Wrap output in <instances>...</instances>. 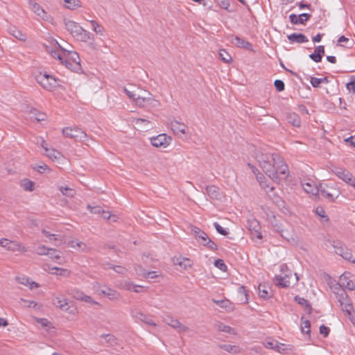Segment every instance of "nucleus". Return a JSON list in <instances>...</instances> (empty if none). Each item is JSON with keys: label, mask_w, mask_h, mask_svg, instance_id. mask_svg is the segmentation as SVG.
<instances>
[{"label": "nucleus", "mask_w": 355, "mask_h": 355, "mask_svg": "<svg viewBox=\"0 0 355 355\" xmlns=\"http://www.w3.org/2000/svg\"><path fill=\"white\" fill-rule=\"evenodd\" d=\"M63 135L76 141H84L87 139V135L85 131L77 127L75 128H64L62 130Z\"/></svg>", "instance_id": "4"}, {"label": "nucleus", "mask_w": 355, "mask_h": 355, "mask_svg": "<svg viewBox=\"0 0 355 355\" xmlns=\"http://www.w3.org/2000/svg\"><path fill=\"white\" fill-rule=\"evenodd\" d=\"M29 6L31 10L42 19L48 21L50 16L47 12L35 1L33 0H28Z\"/></svg>", "instance_id": "10"}, {"label": "nucleus", "mask_w": 355, "mask_h": 355, "mask_svg": "<svg viewBox=\"0 0 355 355\" xmlns=\"http://www.w3.org/2000/svg\"><path fill=\"white\" fill-rule=\"evenodd\" d=\"M310 328H311V322L308 320L302 321V326H301V330H302V333L306 334H310V333H311Z\"/></svg>", "instance_id": "50"}, {"label": "nucleus", "mask_w": 355, "mask_h": 355, "mask_svg": "<svg viewBox=\"0 0 355 355\" xmlns=\"http://www.w3.org/2000/svg\"><path fill=\"white\" fill-rule=\"evenodd\" d=\"M277 157H279L278 153H263L259 152L256 155V159L264 172L270 177L275 175L274 165L276 164Z\"/></svg>", "instance_id": "1"}, {"label": "nucleus", "mask_w": 355, "mask_h": 355, "mask_svg": "<svg viewBox=\"0 0 355 355\" xmlns=\"http://www.w3.org/2000/svg\"><path fill=\"white\" fill-rule=\"evenodd\" d=\"M172 262L175 266H179L183 269H187L192 266V261L189 258L182 257H174L172 258Z\"/></svg>", "instance_id": "15"}, {"label": "nucleus", "mask_w": 355, "mask_h": 355, "mask_svg": "<svg viewBox=\"0 0 355 355\" xmlns=\"http://www.w3.org/2000/svg\"><path fill=\"white\" fill-rule=\"evenodd\" d=\"M315 213L319 216H320L322 218H324L325 221H328L329 220V218H328L327 215L326 214L325 211H324V208L322 207H320L319 206V207H316Z\"/></svg>", "instance_id": "54"}, {"label": "nucleus", "mask_w": 355, "mask_h": 355, "mask_svg": "<svg viewBox=\"0 0 355 355\" xmlns=\"http://www.w3.org/2000/svg\"><path fill=\"white\" fill-rule=\"evenodd\" d=\"M287 122L292 125L299 128L301 125V121L299 115L295 112H288L286 114Z\"/></svg>", "instance_id": "23"}, {"label": "nucleus", "mask_w": 355, "mask_h": 355, "mask_svg": "<svg viewBox=\"0 0 355 355\" xmlns=\"http://www.w3.org/2000/svg\"><path fill=\"white\" fill-rule=\"evenodd\" d=\"M76 38L79 41L87 42L88 41L92 40L93 34L83 28L82 31L79 32Z\"/></svg>", "instance_id": "28"}, {"label": "nucleus", "mask_w": 355, "mask_h": 355, "mask_svg": "<svg viewBox=\"0 0 355 355\" xmlns=\"http://www.w3.org/2000/svg\"><path fill=\"white\" fill-rule=\"evenodd\" d=\"M59 190L64 196L68 197H73L75 194V191L68 187H60Z\"/></svg>", "instance_id": "47"}, {"label": "nucleus", "mask_w": 355, "mask_h": 355, "mask_svg": "<svg viewBox=\"0 0 355 355\" xmlns=\"http://www.w3.org/2000/svg\"><path fill=\"white\" fill-rule=\"evenodd\" d=\"M37 80L39 84L41 85L44 89L51 91L60 85L58 83L59 80L54 78L53 76L49 75L46 73L42 74L40 73L37 77Z\"/></svg>", "instance_id": "3"}, {"label": "nucleus", "mask_w": 355, "mask_h": 355, "mask_svg": "<svg viewBox=\"0 0 355 355\" xmlns=\"http://www.w3.org/2000/svg\"><path fill=\"white\" fill-rule=\"evenodd\" d=\"M202 245L207 247L208 249L216 251L218 250L217 245L211 241L209 238L207 241H205V243H203Z\"/></svg>", "instance_id": "53"}, {"label": "nucleus", "mask_w": 355, "mask_h": 355, "mask_svg": "<svg viewBox=\"0 0 355 355\" xmlns=\"http://www.w3.org/2000/svg\"><path fill=\"white\" fill-rule=\"evenodd\" d=\"M87 208L89 211L94 214H101L103 213V209L100 206H94L92 207L90 205H87Z\"/></svg>", "instance_id": "51"}, {"label": "nucleus", "mask_w": 355, "mask_h": 355, "mask_svg": "<svg viewBox=\"0 0 355 355\" xmlns=\"http://www.w3.org/2000/svg\"><path fill=\"white\" fill-rule=\"evenodd\" d=\"M336 254L342 257L344 259L349 262L355 263L352 254L341 242L336 241H333L331 244Z\"/></svg>", "instance_id": "5"}, {"label": "nucleus", "mask_w": 355, "mask_h": 355, "mask_svg": "<svg viewBox=\"0 0 355 355\" xmlns=\"http://www.w3.org/2000/svg\"><path fill=\"white\" fill-rule=\"evenodd\" d=\"M232 42L239 48H243L247 50H252V45L249 42L241 38L238 36H235Z\"/></svg>", "instance_id": "26"}, {"label": "nucleus", "mask_w": 355, "mask_h": 355, "mask_svg": "<svg viewBox=\"0 0 355 355\" xmlns=\"http://www.w3.org/2000/svg\"><path fill=\"white\" fill-rule=\"evenodd\" d=\"M72 295L75 299H76L78 300H81V301L83 300V299L85 296V294L82 291H80L78 289L73 290Z\"/></svg>", "instance_id": "61"}, {"label": "nucleus", "mask_w": 355, "mask_h": 355, "mask_svg": "<svg viewBox=\"0 0 355 355\" xmlns=\"http://www.w3.org/2000/svg\"><path fill=\"white\" fill-rule=\"evenodd\" d=\"M90 24H92V26L93 27V30L97 34L103 35L105 29L101 25L98 24V22L95 20H91Z\"/></svg>", "instance_id": "46"}, {"label": "nucleus", "mask_w": 355, "mask_h": 355, "mask_svg": "<svg viewBox=\"0 0 355 355\" xmlns=\"http://www.w3.org/2000/svg\"><path fill=\"white\" fill-rule=\"evenodd\" d=\"M346 87L349 91H352L355 93V78L351 77V81L346 85Z\"/></svg>", "instance_id": "64"}, {"label": "nucleus", "mask_w": 355, "mask_h": 355, "mask_svg": "<svg viewBox=\"0 0 355 355\" xmlns=\"http://www.w3.org/2000/svg\"><path fill=\"white\" fill-rule=\"evenodd\" d=\"M8 250L12 251V252H15V251H19V252H27V249L25 246L21 245L20 243H19L16 241H9Z\"/></svg>", "instance_id": "29"}, {"label": "nucleus", "mask_w": 355, "mask_h": 355, "mask_svg": "<svg viewBox=\"0 0 355 355\" xmlns=\"http://www.w3.org/2000/svg\"><path fill=\"white\" fill-rule=\"evenodd\" d=\"M219 57L225 63H229L232 61V57L225 49H220L219 51Z\"/></svg>", "instance_id": "44"}, {"label": "nucleus", "mask_w": 355, "mask_h": 355, "mask_svg": "<svg viewBox=\"0 0 355 355\" xmlns=\"http://www.w3.org/2000/svg\"><path fill=\"white\" fill-rule=\"evenodd\" d=\"M220 349L230 353L237 354L240 352V348L236 345H231L227 344H222L218 346Z\"/></svg>", "instance_id": "38"}, {"label": "nucleus", "mask_w": 355, "mask_h": 355, "mask_svg": "<svg viewBox=\"0 0 355 355\" xmlns=\"http://www.w3.org/2000/svg\"><path fill=\"white\" fill-rule=\"evenodd\" d=\"M73 62V71H78L81 69L79 55L75 51H67V59Z\"/></svg>", "instance_id": "14"}, {"label": "nucleus", "mask_w": 355, "mask_h": 355, "mask_svg": "<svg viewBox=\"0 0 355 355\" xmlns=\"http://www.w3.org/2000/svg\"><path fill=\"white\" fill-rule=\"evenodd\" d=\"M171 130L174 134L177 136H181V135L186 134L187 126L181 122L178 121H173L171 123Z\"/></svg>", "instance_id": "13"}, {"label": "nucleus", "mask_w": 355, "mask_h": 355, "mask_svg": "<svg viewBox=\"0 0 355 355\" xmlns=\"http://www.w3.org/2000/svg\"><path fill=\"white\" fill-rule=\"evenodd\" d=\"M338 284L340 286L343 288H347L350 291L355 290V284L354 283L349 279L345 273L340 275L339 278Z\"/></svg>", "instance_id": "18"}, {"label": "nucleus", "mask_w": 355, "mask_h": 355, "mask_svg": "<svg viewBox=\"0 0 355 355\" xmlns=\"http://www.w3.org/2000/svg\"><path fill=\"white\" fill-rule=\"evenodd\" d=\"M216 327L218 331H223L232 335L236 334V331L233 328L222 322H218L216 324Z\"/></svg>", "instance_id": "31"}, {"label": "nucleus", "mask_w": 355, "mask_h": 355, "mask_svg": "<svg viewBox=\"0 0 355 355\" xmlns=\"http://www.w3.org/2000/svg\"><path fill=\"white\" fill-rule=\"evenodd\" d=\"M9 33L20 41L25 42L26 40V35L15 27L10 28L9 29Z\"/></svg>", "instance_id": "33"}, {"label": "nucleus", "mask_w": 355, "mask_h": 355, "mask_svg": "<svg viewBox=\"0 0 355 355\" xmlns=\"http://www.w3.org/2000/svg\"><path fill=\"white\" fill-rule=\"evenodd\" d=\"M276 164L274 165L275 175H270V178L275 182H279L282 179L285 180L289 174L288 167L284 162L283 157L279 155L277 157Z\"/></svg>", "instance_id": "2"}, {"label": "nucleus", "mask_w": 355, "mask_h": 355, "mask_svg": "<svg viewBox=\"0 0 355 355\" xmlns=\"http://www.w3.org/2000/svg\"><path fill=\"white\" fill-rule=\"evenodd\" d=\"M324 55V46H318L315 48L313 53L309 55V58L315 62H320Z\"/></svg>", "instance_id": "19"}, {"label": "nucleus", "mask_w": 355, "mask_h": 355, "mask_svg": "<svg viewBox=\"0 0 355 355\" xmlns=\"http://www.w3.org/2000/svg\"><path fill=\"white\" fill-rule=\"evenodd\" d=\"M212 301L218 305L220 307L225 309L227 311H231L233 310V307L232 306V303L229 300L224 299L221 300H216L213 299Z\"/></svg>", "instance_id": "30"}, {"label": "nucleus", "mask_w": 355, "mask_h": 355, "mask_svg": "<svg viewBox=\"0 0 355 355\" xmlns=\"http://www.w3.org/2000/svg\"><path fill=\"white\" fill-rule=\"evenodd\" d=\"M166 322L171 327L178 329L179 331H187L189 328L180 322L177 319L168 317L165 319Z\"/></svg>", "instance_id": "17"}, {"label": "nucleus", "mask_w": 355, "mask_h": 355, "mask_svg": "<svg viewBox=\"0 0 355 355\" xmlns=\"http://www.w3.org/2000/svg\"><path fill=\"white\" fill-rule=\"evenodd\" d=\"M304 191L308 193L316 194L319 192V190L310 182L302 183Z\"/></svg>", "instance_id": "40"}, {"label": "nucleus", "mask_w": 355, "mask_h": 355, "mask_svg": "<svg viewBox=\"0 0 355 355\" xmlns=\"http://www.w3.org/2000/svg\"><path fill=\"white\" fill-rule=\"evenodd\" d=\"M260 297L267 300L272 296L271 288L265 284H260L258 286Z\"/></svg>", "instance_id": "22"}, {"label": "nucleus", "mask_w": 355, "mask_h": 355, "mask_svg": "<svg viewBox=\"0 0 355 355\" xmlns=\"http://www.w3.org/2000/svg\"><path fill=\"white\" fill-rule=\"evenodd\" d=\"M214 225L216 230V231L218 232V233H219L221 235H223V236H226L228 234V232L224 229L222 226H220L218 223H214Z\"/></svg>", "instance_id": "63"}, {"label": "nucleus", "mask_w": 355, "mask_h": 355, "mask_svg": "<svg viewBox=\"0 0 355 355\" xmlns=\"http://www.w3.org/2000/svg\"><path fill=\"white\" fill-rule=\"evenodd\" d=\"M288 279V276L287 275H285L284 277H282V276H276L275 277V279L276 281V285L279 287H282V288H288L290 286V282L287 279Z\"/></svg>", "instance_id": "32"}, {"label": "nucleus", "mask_w": 355, "mask_h": 355, "mask_svg": "<svg viewBox=\"0 0 355 355\" xmlns=\"http://www.w3.org/2000/svg\"><path fill=\"white\" fill-rule=\"evenodd\" d=\"M136 125L140 128L148 130L149 128H152L153 126H150L151 125V122L145 119H136Z\"/></svg>", "instance_id": "35"}, {"label": "nucleus", "mask_w": 355, "mask_h": 355, "mask_svg": "<svg viewBox=\"0 0 355 355\" xmlns=\"http://www.w3.org/2000/svg\"><path fill=\"white\" fill-rule=\"evenodd\" d=\"M320 191V194L322 197L328 199L330 201L334 200L335 197L334 196V194L331 193L327 190L322 189Z\"/></svg>", "instance_id": "58"}, {"label": "nucleus", "mask_w": 355, "mask_h": 355, "mask_svg": "<svg viewBox=\"0 0 355 355\" xmlns=\"http://www.w3.org/2000/svg\"><path fill=\"white\" fill-rule=\"evenodd\" d=\"M191 232L193 234L196 239L198 240V241L201 245L205 243V241H207L209 239L207 234L203 230H202L198 227L192 226Z\"/></svg>", "instance_id": "12"}, {"label": "nucleus", "mask_w": 355, "mask_h": 355, "mask_svg": "<svg viewBox=\"0 0 355 355\" xmlns=\"http://www.w3.org/2000/svg\"><path fill=\"white\" fill-rule=\"evenodd\" d=\"M135 103L139 107H144L146 104H153V102L157 103V101L151 97L135 96L134 99Z\"/></svg>", "instance_id": "27"}, {"label": "nucleus", "mask_w": 355, "mask_h": 355, "mask_svg": "<svg viewBox=\"0 0 355 355\" xmlns=\"http://www.w3.org/2000/svg\"><path fill=\"white\" fill-rule=\"evenodd\" d=\"M343 312L348 317V318L351 321V322L354 325H355V313H353V309H345V311H343Z\"/></svg>", "instance_id": "59"}, {"label": "nucleus", "mask_w": 355, "mask_h": 355, "mask_svg": "<svg viewBox=\"0 0 355 355\" xmlns=\"http://www.w3.org/2000/svg\"><path fill=\"white\" fill-rule=\"evenodd\" d=\"M130 315L133 319L137 321H141L150 326L156 327V323L152 320L151 317L147 315L138 309H131Z\"/></svg>", "instance_id": "7"}, {"label": "nucleus", "mask_w": 355, "mask_h": 355, "mask_svg": "<svg viewBox=\"0 0 355 355\" xmlns=\"http://www.w3.org/2000/svg\"><path fill=\"white\" fill-rule=\"evenodd\" d=\"M214 266L221 271L225 272L227 270V266L223 259H218L215 260Z\"/></svg>", "instance_id": "52"}, {"label": "nucleus", "mask_w": 355, "mask_h": 355, "mask_svg": "<svg viewBox=\"0 0 355 355\" xmlns=\"http://www.w3.org/2000/svg\"><path fill=\"white\" fill-rule=\"evenodd\" d=\"M274 85L277 92H282L284 90L285 85L282 80H275Z\"/></svg>", "instance_id": "60"}, {"label": "nucleus", "mask_w": 355, "mask_h": 355, "mask_svg": "<svg viewBox=\"0 0 355 355\" xmlns=\"http://www.w3.org/2000/svg\"><path fill=\"white\" fill-rule=\"evenodd\" d=\"M295 302H296L297 304L304 306V309L309 312V313H311L312 307L307 300L304 299V297H301L298 295L295 296Z\"/></svg>", "instance_id": "34"}, {"label": "nucleus", "mask_w": 355, "mask_h": 355, "mask_svg": "<svg viewBox=\"0 0 355 355\" xmlns=\"http://www.w3.org/2000/svg\"><path fill=\"white\" fill-rule=\"evenodd\" d=\"M32 168L40 173H43L44 172V171H46V170H48V171L50 170L49 166L44 164H43L42 165H38V164H35L32 166Z\"/></svg>", "instance_id": "56"}, {"label": "nucleus", "mask_w": 355, "mask_h": 355, "mask_svg": "<svg viewBox=\"0 0 355 355\" xmlns=\"http://www.w3.org/2000/svg\"><path fill=\"white\" fill-rule=\"evenodd\" d=\"M215 2L220 8L228 10L230 0H215Z\"/></svg>", "instance_id": "55"}, {"label": "nucleus", "mask_w": 355, "mask_h": 355, "mask_svg": "<svg viewBox=\"0 0 355 355\" xmlns=\"http://www.w3.org/2000/svg\"><path fill=\"white\" fill-rule=\"evenodd\" d=\"M21 186L25 191H33L34 190V182L28 179H24L21 181Z\"/></svg>", "instance_id": "42"}, {"label": "nucleus", "mask_w": 355, "mask_h": 355, "mask_svg": "<svg viewBox=\"0 0 355 355\" xmlns=\"http://www.w3.org/2000/svg\"><path fill=\"white\" fill-rule=\"evenodd\" d=\"M67 5L64 7L69 10H75L81 7V1L80 0H63Z\"/></svg>", "instance_id": "36"}, {"label": "nucleus", "mask_w": 355, "mask_h": 355, "mask_svg": "<svg viewBox=\"0 0 355 355\" xmlns=\"http://www.w3.org/2000/svg\"><path fill=\"white\" fill-rule=\"evenodd\" d=\"M248 227L252 236L259 239L262 238L261 232H260L261 226L257 220H249L248 221Z\"/></svg>", "instance_id": "11"}, {"label": "nucleus", "mask_w": 355, "mask_h": 355, "mask_svg": "<svg viewBox=\"0 0 355 355\" xmlns=\"http://www.w3.org/2000/svg\"><path fill=\"white\" fill-rule=\"evenodd\" d=\"M287 37L291 43L302 44L309 41L307 37L302 33H293L291 35H288Z\"/></svg>", "instance_id": "21"}, {"label": "nucleus", "mask_w": 355, "mask_h": 355, "mask_svg": "<svg viewBox=\"0 0 355 355\" xmlns=\"http://www.w3.org/2000/svg\"><path fill=\"white\" fill-rule=\"evenodd\" d=\"M70 246L72 248H78L83 252H87L89 251V248L87 246V245L85 243L79 241L78 240L71 241L70 243Z\"/></svg>", "instance_id": "39"}, {"label": "nucleus", "mask_w": 355, "mask_h": 355, "mask_svg": "<svg viewBox=\"0 0 355 355\" xmlns=\"http://www.w3.org/2000/svg\"><path fill=\"white\" fill-rule=\"evenodd\" d=\"M260 185L262 187V189L265 191L266 194L270 198H272V195L271 194V193H272L273 191L275 190V187L273 186L266 184L263 181H260Z\"/></svg>", "instance_id": "43"}, {"label": "nucleus", "mask_w": 355, "mask_h": 355, "mask_svg": "<svg viewBox=\"0 0 355 355\" xmlns=\"http://www.w3.org/2000/svg\"><path fill=\"white\" fill-rule=\"evenodd\" d=\"M171 137H167L166 134H160L156 137L150 139L151 144L157 148L163 147L166 148L170 144Z\"/></svg>", "instance_id": "8"}, {"label": "nucleus", "mask_w": 355, "mask_h": 355, "mask_svg": "<svg viewBox=\"0 0 355 355\" xmlns=\"http://www.w3.org/2000/svg\"><path fill=\"white\" fill-rule=\"evenodd\" d=\"M238 301L240 304H247L249 300L248 291L244 286H241L238 288Z\"/></svg>", "instance_id": "25"}, {"label": "nucleus", "mask_w": 355, "mask_h": 355, "mask_svg": "<svg viewBox=\"0 0 355 355\" xmlns=\"http://www.w3.org/2000/svg\"><path fill=\"white\" fill-rule=\"evenodd\" d=\"M45 153V155L53 161L60 159L62 156L61 153L54 148H48V151Z\"/></svg>", "instance_id": "37"}, {"label": "nucleus", "mask_w": 355, "mask_h": 355, "mask_svg": "<svg viewBox=\"0 0 355 355\" xmlns=\"http://www.w3.org/2000/svg\"><path fill=\"white\" fill-rule=\"evenodd\" d=\"M50 273L61 276H68L69 272L67 269L53 267L51 268V271H50Z\"/></svg>", "instance_id": "45"}, {"label": "nucleus", "mask_w": 355, "mask_h": 355, "mask_svg": "<svg viewBox=\"0 0 355 355\" xmlns=\"http://www.w3.org/2000/svg\"><path fill=\"white\" fill-rule=\"evenodd\" d=\"M206 193L212 199L219 200L222 197L220 189L214 185L207 186L206 187Z\"/></svg>", "instance_id": "24"}, {"label": "nucleus", "mask_w": 355, "mask_h": 355, "mask_svg": "<svg viewBox=\"0 0 355 355\" xmlns=\"http://www.w3.org/2000/svg\"><path fill=\"white\" fill-rule=\"evenodd\" d=\"M51 252H57L56 250L47 248L44 245L39 246L37 250V253L40 255L51 254Z\"/></svg>", "instance_id": "41"}, {"label": "nucleus", "mask_w": 355, "mask_h": 355, "mask_svg": "<svg viewBox=\"0 0 355 355\" xmlns=\"http://www.w3.org/2000/svg\"><path fill=\"white\" fill-rule=\"evenodd\" d=\"M65 28L70 33V34L76 37L79 32L82 31L83 27L80 26L77 22L71 19H64Z\"/></svg>", "instance_id": "9"}, {"label": "nucleus", "mask_w": 355, "mask_h": 355, "mask_svg": "<svg viewBox=\"0 0 355 355\" xmlns=\"http://www.w3.org/2000/svg\"><path fill=\"white\" fill-rule=\"evenodd\" d=\"M289 349L287 347V346L282 343H279L278 342L275 343V351L280 353V354H286L287 351Z\"/></svg>", "instance_id": "49"}, {"label": "nucleus", "mask_w": 355, "mask_h": 355, "mask_svg": "<svg viewBox=\"0 0 355 355\" xmlns=\"http://www.w3.org/2000/svg\"><path fill=\"white\" fill-rule=\"evenodd\" d=\"M337 300L340 303V306L343 311L345 309H353V306L351 300L349 298L346 291L343 288L339 292L336 293Z\"/></svg>", "instance_id": "6"}, {"label": "nucleus", "mask_w": 355, "mask_h": 355, "mask_svg": "<svg viewBox=\"0 0 355 355\" xmlns=\"http://www.w3.org/2000/svg\"><path fill=\"white\" fill-rule=\"evenodd\" d=\"M135 270L136 273L141 277H145V275L146 274V270L140 265H135Z\"/></svg>", "instance_id": "62"}, {"label": "nucleus", "mask_w": 355, "mask_h": 355, "mask_svg": "<svg viewBox=\"0 0 355 355\" xmlns=\"http://www.w3.org/2000/svg\"><path fill=\"white\" fill-rule=\"evenodd\" d=\"M52 303L62 311H67L69 309L68 301L64 297H53L52 298Z\"/></svg>", "instance_id": "16"}, {"label": "nucleus", "mask_w": 355, "mask_h": 355, "mask_svg": "<svg viewBox=\"0 0 355 355\" xmlns=\"http://www.w3.org/2000/svg\"><path fill=\"white\" fill-rule=\"evenodd\" d=\"M101 293L107 296L110 299L116 298L117 293L112 288H107L105 290H102Z\"/></svg>", "instance_id": "48"}, {"label": "nucleus", "mask_w": 355, "mask_h": 355, "mask_svg": "<svg viewBox=\"0 0 355 355\" xmlns=\"http://www.w3.org/2000/svg\"><path fill=\"white\" fill-rule=\"evenodd\" d=\"M334 173L345 182H349L352 175L347 169L343 168H335Z\"/></svg>", "instance_id": "20"}, {"label": "nucleus", "mask_w": 355, "mask_h": 355, "mask_svg": "<svg viewBox=\"0 0 355 355\" xmlns=\"http://www.w3.org/2000/svg\"><path fill=\"white\" fill-rule=\"evenodd\" d=\"M102 217L106 220H112V221L116 222L117 220V216L116 215H112L110 213V211L103 210V213L101 214Z\"/></svg>", "instance_id": "57"}]
</instances>
